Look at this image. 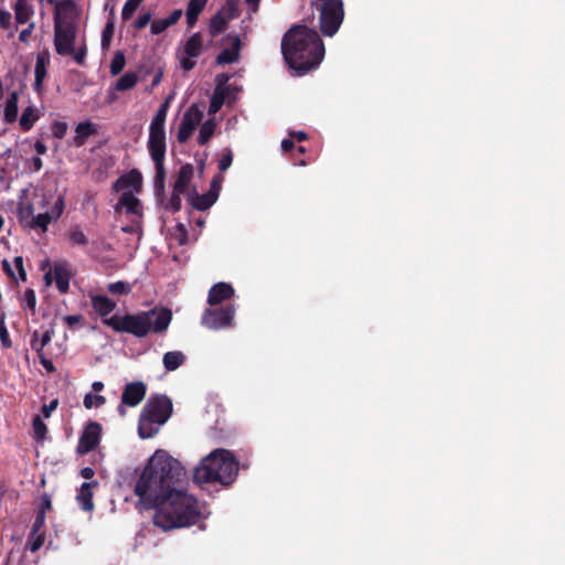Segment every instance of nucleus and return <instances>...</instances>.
<instances>
[{
	"instance_id": "nucleus-1",
	"label": "nucleus",
	"mask_w": 565,
	"mask_h": 565,
	"mask_svg": "<svg viewBox=\"0 0 565 565\" xmlns=\"http://www.w3.org/2000/svg\"><path fill=\"white\" fill-rule=\"evenodd\" d=\"M181 463L164 450H157L138 478L134 492L140 505L154 509L153 524L163 531L190 526L200 516L198 501L178 488Z\"/></svg>"
},
{
	"instance_id": "nucleus-2",
	"label": "nucleus",
	"mask_w": 565,
	"mask_h": 565,
	"mask_svg": "<svg viewBox=\"0 0 565 565\" xmlns=\"http://www.w3.org/2000/svg\"><path fill=\"white\" fill-rule=\"evenodd\" d=\"M281 53L289 68L302 76L320 65L324 45L315 29L294 24L281 39Z\"/></svg>"
},
{
	"instance_id": "nucleus-3",
	"label": "nucleus",
	"mask_w": 565,
	"mask_h": 565,
	"mask_svg": "<svg viewBox=\"0 0 565 565\" xmlns=\"http://www.w3.org/2000/svg\"><path fill=\"white\" fill-rule=\"evenodd\" d=\"M171 320V310L161 308L160 310L152 309L137 315L128 313L122 317L114 315L110 318L104 319L103 322L116 332H126L137 338H143L150 331L162 333L168 329Z\"/></svg>"
},
{
	"instance_id": "nucleus-4",
	"label": "nucleus",
	"mask_w": 565,
	"mask_h": 565,
	"mask_svg": "<svg viewBox=\"0 0 565 565\" xmlns=\"http://www.w3.org/2000/svg\"><path fill=\"white\" fill-rule=\"evenodd\" d=\"M238 475V460L227 449L217 448L204 457L194 469L196 483H220L231 486Z\"/></svg>"
},
{
	"instance_id": "nucleus-5",
	"label": "nucleus",
	"mask_w": 565,
	"mask_h": 565,
	"mask_svg": "<svg viewBox=\"0 0 565 565\" xmlns=\"http://www.w3.org/2000/svg\"><path fill=\"white\" fill-rule=\"evenodd\" d=\"M76 40V23L73 20L54 17V46L58 55L66 56L74 53Z\"/></svg>"
},
{
	"instance_id": "nucleus-6",
	"label": "nucleus",
	"mask_w": 565,
	"mask_h": 565,
	"mask_svg": "<svg viewBox=\"0 0 565 565\" xmlns=\"http://www.w3.org/2000/svg\"><path fill=\"white\" fill-rule=\"evenodd\" d=\"M235 306L232 303L221 308H207L201 319L202 326L211 330L232 328L234 326Z\"/></svg>"
},
{
	"instance_id": "nucleus-7",
	"label": "nucleus",
	"mask_w": 565,
	"mask_h": 565,
	"mask_svg": "<svg viewBox=\"0 0 565 565\" xmlns=\"http://www.w3.org/2000/svg\"><path fill=\"white\" fill-rule=\"evenodd\" d=\"M171 414V399L167 395H154L148 398L140 415L161 426L170 418Z\"/></svg>"
},
{
	"instance_id": "nucleus-8",
	"label": "nucleus",
	"mask_w": 565,
	"mask_h": 565,
	"mask_svg": "<svg viewBox=\"0 0 565 565\" xmlns=\"http://www.w3.org/2000/svg\"><path fill=\"white\" fill-rule=\"evenodd\" d=\"M203 52V40L201 33H193L185 42L179 55V63L184 72H189L195 67L194 58L199 57Z\"/></svg>"
},
{
	"instance_id": "nucleus-9",
	"label": "nucleus",
	"mask_w": 565,
	"mask_h": 565,
	"mask_svg": "<svg viewBox=\"0 0 565 565\" xmlns=\"http://www.w3.org/2000/svg\"><path fill=\"white\" fill-rule=\"evenodd\" d=\"M202 118L203 113L196 104L191 105L184 111L177 132V140L179 143H184L189 140Z\"/></svg>"
},
{
	"instance_id": "nucleus-10",
	"label": "nucleus",
	"mask_w": 565,
	"mask_h": 565,
	"mask_svg": "<svg viewBox=\"0 0 565 565\" xmlns=\"http://www.w3.org/2000/svg\"><path fill=\"white\" fill-rule=\"evenodd\" d=\"M102 436V426L97 422H88L79 436L77 452L79 455H86L94 450L99 441Z\"/></svg>"
},
{
	"instance_id": "nucleus-11",
	"label": "nucleus",
	"mask_w": 565,
	"mask_h": 565,
	"mask_svg": "<svg viewBox=\"0 0 565 565\" xmlns=\"http://www.w3.org/2000/svg\"><path fill=\"white\" fill-rule=\"evenodd\" d=\"M65 207V196L62 194L57 198L50 212L40 213L35 216H32L29 226L31 228H40L41 233H45L47 231V226L52 221H57Z\"/></svg>"
},
{
	"instance_id": "nucleus-12",
	"label": "nucleus",
	"mask_w": 565,
	"mask_h": 565,
	"mask_svg": "<svg viewBox=\"0 0 565 565\" xmlns=\"http://www.w3.org/2000/svg\"><path fill=\"white\" fill-rule=\"evenodd\" d=\"M148 149L153 160H164L166 158V129L160 126H149Z\"/></svg>"
},
{
	"instance_id": "nucleus-13",
	"label": "nucleus",
	"mask_w": 565,
	"mask_h": 565,
	"mask_svg": "<svg viewBox=\"0 0 565 565\" xmlns=\"http://www.w3.org/2000/svg\"><path fill=\"white\" fill-rule=\"evenodd\" d=\"M147 394V385L141 381L127 383L122 388L121 404L128 407L139 405Z\"/></svg>"
},
{
	"instance_id": "nucleus-14",
	"label": "nucleus",
	"mask_w": 565,
	"mask_h": 565,
	"mask_svg": "<svg viewBox=\"0 0 565 565\" xmlns=\"http://www.w3.org/2000/svg\"><path fill=\"white\" fill-rule=\"evenodd\" d=\"M142 186L141 173L134 169L126 174L119 177L113 184V190L116 192L124 191L126 189H132L135 192H140Z\"/></svg>"
},
{
	"instance_id": "nucleus-15",
	"label": "nucleus",
	"mask_w": 565,
	"mask_h": 565,
	"mask_svg": "<svg viewBox=\"0 0 565 565\" xmlns=\"http://www.w3.org/2000/svg\"><path fill=\"white\" fill-rule=\"evenodd\" d=\"M235 294L233 286L228 282H217L209 290L207 302L211 307L230 300Z\"/></svg>"
},
{
	"instance_id": "nucleus-16",
	"label": "nucleus",
	"mask_w": 565,
	"mask_h": 565,
	"mask_svg": "<svg viewBox=\"0 0 565 565\" xmlns=\"http://www.w3.org/2000/svg\"><path fill=\"white\" fill-rule=\"evenodd\" d=\"M125 207L127 213L132 215L142 216L141 202L131 191L124 192L119 198L118 203L115 205V212H120Z\"/></svg>"
},
{
	"instance_id": "nucleus-17",
	"label": "nucleus",
	"mask_w": 565,
	"mask_h": 565,
	"mask_svg": "<svg viewBox=\"0 0 565 565\" xmlns=\"http://www.w3.org/2000/svg\"><path fill=\"white\" fill-rule=\"evenodd\" d=\"M228 40H232V47L224 49L216 56V64H231L238 60L239 51H241V39L237 34H228L226 36Z\"/></svg>"
},
{
	"instance_id": "nucleus-18",
	"label": "nucleus",
	"mask_w": 565,
	"mask_h": 565,
	"mask_svg": "<svg viewBox=\"0 0 565 565\" xmlns=\"http://www.w3.org/2000/svg\"><path fill=\"white\" fill-rule=\"evenodd\" d=\"M98 134V125L86 120L78 122L75 127V136L73 138V145L77 148L83 147L87 139Z\"/></svg>"
},
{
	"instance_id": "nucleus-19",
	"label": "nucleus",
	"mask_w": 565,
	"mask_h": 565,
	"mask_svg": "<svg viewBox=\"0 0 565 565\" xmlns=\"http://www.w3.org/2000/svg\"><path fill=\"white\" fill-rule=\"evenodd\" d=\"M98 486V481L84 482L76 495V500L83 511L89 512L94 509L93 488Z\"/></svg>"
},
{
	"instance_id": "nucleus-20",
	"label": "nucleus",
	"mask_w": 565,
	"mask_h": 565,
	"mask_svg": "<svg viewBox=\"0 0 565 565\" xmlns=\"http://www.w3.org/2000/svg\"><path fill=\"white\" fill-rule=\"evenodd\" d=\"M228 15L224 17L221 12L215 13L209 23V32L212 36H216L224 32L228 25V21L234 19V8H230Z\"/></svg>"
},
{
	"instance_id": "nucleus-21",
	"label": "nucleus",
	"mask_w": 565,
	"mask_h": 565,
	"mask_svg": "<svg viewBox=\"0 0 565 565\" xmlns=\"http://www.w3.org/2000/svg\"><path fill=\"white\" fill-rule=\"evenodd\" d=\"M53 275L56 288L61 294H66L70 289L71 273L65 264H54Z\"/></svg>"
},
{
	"instance_id": "nucleus-22",
	"label": "nucleus",
	"mask_w": 565,
	"mask_h": 565,
	"mask_svg": "<svg viewBox=\"0 0 565 565\" xmlns=\"http://www.w3.org/2000/svg\"><path fill=\"white\" fill-rule=\"evenodd\" d=\"M90 303L93 309L102 318L107 317L116 308V302L104 295L90 296Z\"/></svg>"
},
{
	"instance_id": "nucleus-23",
	"label": "nucleus",
	"mask_w": 565,
	"mask_h": 565,
	"mask_svg": "<svg viewBox=\"0 0 565 565\" xmlns=\"http://www.w3.org/2000/svg\"><path fill=\"white\" fill-rule=\"evenodd\" d=\"M217 200V193L215 191H207L204 194H194L190 196L191 204L199 211H205L210 209Z\"/></svg>"
},
{
	"instance_id": "nucleus-24",
	"label": "nucleus",
	"mask_w": 565,
	"mask_h": 565,
	"mask_svg": "<svg viewBox=\"0 0 565 565\" xmlns=\"http://www.w3.org/2000/svg\"><path fill=\"white\" fill-rule=\"evenodd\" d=\"M234 89L235 88L215 87V89L211 96V99H210L209 114L210 115L216 114L224 105L225 99L231 95V93Z\"/></svg>"
},
{
	"instance_id": "nucleus-25",
	"label": "nucleus",
	"mask_w": 565,
	"mask_h": 565,
	"mask_svg": "<svg viewBox=\"0 0 565 565\" xmlns=\"http://www.w3.org/2000/svg\"><path fill=\"white\" fill-rule=\"evenodd\" d=\"M31 0H17L14 4V18L18 24H24L33 15L34 10Z\"/></svg>"
},
{
	"instance_id": "nucleus-26",
	"label": "nucleus",
	"mask_w": 565,
	"mask_h": 565,
	"mask_svg": "<svg viewBox=\"0 0 565 565\" xmlns=\"http://www.w3.org/2000/svg\"><path fill=\"white\" fill-rule=\"evenodd\" d=\"M193 177V167L190 163L182 166L178 172L177 180L174 182L173 189L177 192H185L189 182Z\"/></svg>"
},
{
	"instance_id": "nucleus-27",
	"label": "nucleus",
	"mask_w": 565,
	"mask_h": 565,
	"mask_svg": "<svg viewBox=\"0 0 565 565\" xmlns=\"http://www.w3.org/2000/svg\"><path fill=\"white\" fill-rule=\"evenodd\" d=\"M18 102H19V93L17 90L11 92L10 96L7 100L6 107H4L3 119L6 122L11 124L17 120Z\"/></svg>"
},
{
	"instance_id": "nucleus-28",
	"label": "nucleus",
	"mask_w": 565,
	"mask_h": 565,
	"mask_svg": "<svg viewBox=\"0 0 565 565\" xmlns=\"http://www.w3.org/2000/svg\"><path fill=\"white\" fill-rule=\"evenodd\" d=\"M47 63H49V58L45 55L39 54L36 56L35 71H34V75H35L34 89L38 92H40L43 81L46 76V64Z\"/></svg>"
},
{
	"instance_id": "nucleus-29",
	"label": "nucleus",
	"mask_w": 565,
	"mask_h": 565,
	"mask_svg": "<svg viewBox=\"0 0 565 565\" xmlns=\"http://www.w3.org/2000/svg\"><path fill=\"white\" fill-rule=\"evenodd\" d=\"M163 365L167 371H175L185 361V356L181 351H169L163 355Z\"/></svg>"
},
{
	"instance_id": "nucleus-30",
	"label": "nucleus",
	"mask_w": 565,
	"mask_h": 565,
	"mask_svg": "<svg viewBox=\"0 0 565 565\" xmlns=\"http://www.w3.org/2000/svg\"><path fill=\"white\" fill-rule=\"evenodd\" d=\"M159 430L157 423H152L151 419L140 415L138 423V434L142 439L153 437Z\"/></svg>"
},
{
	"instance_id": "nucleus-31",
	"label": "nucleus",
	"mask_w": 565,
	"mask_h": 565,
	"mask_svg": "<svg viewBox=\"0 0 565 565\" xmlns=\"http://www.w3.org/2000/svg\"><path fill=\"white\" fill-rule=\"evenodd\" d=\"M156 174H154V190L157 195L164 193L166 169L164 160H153Z\"/></svg>"
},
{
	"instance_id": "nucleus-32",
	"label": "nucleus",
	"mask_w": 565,
	"mask_h": 565,
	"mask_svg": "<svg viewBox=\"0 0 565 565\" xmlns=\"http://www.w3.org/2000/svg\"><path fill=\"white\" fill-rule=\"evenodd\" d=\"M216 122L214 119L204 121L199 131L198 142L201 146L206 145L215 132Z\"/></svg>"
},
{
	"instance_id": "nucleus-33",
	"label": "nucleus",
	"mask_w": 565,
	"mask_h": 565,
	"mask_svg": "<svg viewBox=\"0 0 565 565\" xmlns=\"http://www.w3.org/2000/svg\"><path fill=\"white\" fill-rule=\"evenodd\" d=\"M138 82V76L134 72H127L115 84V89L118 92H125L134 88Z\"/></svg>"
},
{
	"instance_id": "nucleus-34",
	"label": "nucleus",
	"mask_w": 565,
	"mask_h": 565,
	"mask_svg": "<svg viewBox=\"0 0 565 565\" xmlns=\"http://www.w3.org/2000/svg\"><path fill=\"white\" fill-rule=\"evenodd\" d=\"M39 119V116L35 113V109L31 106L23 109L22 115L20 117V127L23 131H29L34 126L35 121Z\"/></svg>"
},
{
	"instance_id": "nucleus-35",
	"label": "nucleus",
	"mask_w": 565,
	"mask_h": 565,
	"mask_svg": "<svg viewBox=\"0 0 565 565\" xmlns=\"http://www.w3.org/2000/svg\"><path fill=\"white\" fill-rule=\"evenodd\" d=\"M168 108H169V99H167L164 103H162L159 106V108H158L154 117L152 118L150 125L164 127L166 119H167V114H168Z\"/></svg>"
},
{
	"instance_id": "nucleus-36",
	"label": "nucleus",
	"mask_w": 565,
	"mask_h": 565,
	"mask_svg": "<svg viewBox=\"0 0 565 565\" xmlns=\"http://www.w3.org/2000/svg\"><path fill=\"white\" fill-rule=\"evenodd\" d=\"M44 541H45V533L30 532L29 540H28V548L32 553H35L42 547V545L44 544Z\"/></svg>"
},
{
	"instance_id": "nucleus-37",
	"label": "nucleus",
	"mask_w": 565,
	"mask_h": 565,
	"mask_svg": "<svg viewBox=\"0 0 565 565\" xmlns=\"http://www.w3.org/2000/svg\"><path fill=\"white\" fill-rule=\"evenodd\" d=\"M32 427L34 433V438L38 440H42L45 438L47 433V427L45 423L42 420L40 415H35L32 419Z\"/></svg>"
},
{
	"instance_id": "nucleus-38",
	"label": "nucleus",
	"mask_w": 565,
	"mask_h": 565,
	"mask_svg": "<svg viewBox=\"0 0 565 565\" xmlns=\"http://www.w3.org/2000/svg\"><path fill=\"white\" fill-rule=\"evenodd\" d=\"M126 60L121 51H117L110 63L111 75H118L125 67Z\"/></svg>"
},
{
	"instance_id": "nucleus-39",
	"label": "nucleus",
	"mask_w": 565,
	"mask_h": 565,
	"mask_svg": "<svg viewBox=\"0 0 565 565\" xmlns=\"http://www.w3.org/2000/svg\"><path fill=\"white\" fill-rule=\"evenodd\" d=\"M143 0H127L121 10L124 21L129 20Z\"/></svg>"
},
{
	"instance_id": "nucleus-40",
	"label": "nucleus",
	"mask_w": 565,
	"mask_h": 565,
	"mask_svg": "<svg viewBox=\"0 0 565 565\" xmlns=\"http://www.w3.org/2000/svg\"><path fill=\"white\" fill-rule=\"evenodd\" d=\"M115 25L113 21H108L102 33V47L108 50L110 46L111 39L114 36Z\"/></svg>"
},
{
	"instance_id": "nucleus-41",
	"label": "nucleus",
	"mask_w": 565,
	"mask_h": 565,
	"mask_svg": "<svg viewBox=\"0 0 565 565\" xmlns=\"http://www.w3.org/2000/svg\"><path fill=\"white\" fill-rule=\"evenodd\" d=\"M107 289L113 295H128L131 291V285L129 282L119 280L109 284Z\"/></svg>"
},
{
	"instance_id": "nucleus-42",
	"label": "nucleus",
	"mask_w": 565,
	"mask_h": 565,
	"mask_svg": "<svg viewBox=\"0 0 565 565\" xmlns=\"http://www.w3.org/2000/svg\"><path fill=\"white\" fill-rule=\"evenodd\" d=\"M106 403V398L103 395L87 393L84 396L83 404L85 408L90 409L94 405L99 407Z\"/></svg>"
},
{
	"instance_id": "nucleus-43",
	"label": "nucleus",
	"mask_w": 565,
	"mask_h": 565,
	"mask_svg": "<svg viewBox=\"0 0 565 565\" xmlns=\"http://www.w3.org/2000/svg\"><path fill=\"white\" fill-rule=\"evenodd\" d=\"M6 315L4 312L0 313V341L3 348L9 349L12 347V341L10 339L8 329L6 327Z\"/></svg>"
},
{
	"instance_id": "nucleus-44",
	"label": "nucleus",
	"mask_w": 565,
	"mask_h": 565,
	"mask_svg": "<svg viewBox=\"0 0 565 565\" xmlns=\"http://www.w3.org/2000/svg\"><path fill=\"white\" fill-rule=\"evenodd\" d=\"M68 125L65 121L55 120L51 125V131L56 139H63L67 132Z\"/></svg>"
},
{
	"instance_id": "nucleus-45",
	"label": "nucleus",
	"mask_w": 565,
	"mask_h": 565,
	"mask_svg": "<svg viewBox=\"0 0 565 565\" xmlns=\"http://www.w3.org/2000/svg\"><path fill=\"white\" fill-rule=\"evenodd\" d=\"M70 239L73 244L81 246H85L88 243L86 235L78 226L70 232Z\"/></svg>"
},
{
	"instance_id": "nucleus-46",
	"label": "nucleus",
	"mask_w": 565,
	"mask_h": 565,
	"mask_svg": "<svg viewBox=\"0 0 565 565\" xmlns=\"http://www.w3.org/2000/svg\"><path fill=\"white\" fill-rule=\"evenodd\" d=\"M23 306L32 311V313L35 312L36 307V296L35 291L31 288H28L24 291V298H23Z\"/></svg>"
},
{
	"instance_id": "nucleus-47",
	"label": "nucleus",
	"mask_w": 565,
	"mask_h": 565,
	"mask_svg": "<svg viewBox=\"0 0 565 565\" xmlns=\"http://www.w3.org/2000/svg\"><path fill=\"white\" fill-rule=\"evenodd\" d=\"M184 192H177L175 189H173L171 198L169 202L166 205V209L170 210L171 212H178L181 210V194Z\"/></svg>"
},
{
	"instance_id": "nucleus-48",
	"label": "nucleus",
	"mask_w": 565,
	"mask_h": 565,
	"mask_svg": "<svg viewBox=\"0 0 565 565\" xmlns=\"http://www.w3.org/2000/svg\"><path fill=\"white\" fill-rule=\"evenodd\" d=\"M171 25L169 24V22L166 18L157 19V20L152 21V23L150 25V30L153 35H158V34H161L162 32H164Z\"/></svg>"
},
{
	"instance_id": "nucleus-49",
	"label": "nucleus",
	"mask_w": 565,
	"mask_h": 565,
	"mask_svg": "<svg viewBox=\"0 0 565 565\" xmlns=\"http://www.w3.org/2000/svg\"><path fill=\"white\" fill-rule=\"evenodd\" d=\"M233 162V152L231 149H225L222 158L218 161V170L225 172Z\"/></svg>"
},
{
	"instance_id": "nucleus-50",
	"label": "nucleus",
	"mask_w": 565,
	"mask_h": 565,
	"mask_svg": "<svg viewBox=\"0 0 565 565\" xmlns=\"http://www.w3.org/2000/svg\"><path fill=\"white\" fill-rule=\"evenodd\" d=\"M174 236L180 245H185L188 243V230L184 224H177Z\"/></svg>"
},
{
	"instance_id": "nucleus-51",
	"label": "nucleus",
	"mask_w": 565,
	"mask_h": 565,
	"mask_svg": "<svg viewBox=\"0 0 565 565\" xmlns=\"http://www.w3.org/2000/svg\"><path fill=\"white\" fill-rule=\"evenodd\" d=\"M51 509H52L51 497L47 493H43L40 498L38 512H42V514L45 515L46 511H49Z\"/></svg>"
},
{
	"instance_id": "nucleus-52",
	"label": "nucleus",
	"mask_w": 565,
	"mask_h": 565,
	"mask_svg": "<svg viewBox=\"0 0 565 565\" xmlns=\"http://www.w3.org/2000/svg\"><path fill=\"white\" fill-rule=\"evenodd\" d=\"M44 525H45V515H43L42 512H38L35 520L33 522L31 532L44 533V531H43Z\"/></svg>"
},
{
	"instance_id": "nucleus-53",
	"label": "nucleus",
	"mask_w": 565,
	"mask_h": 565,
	"mask_svg": "<svg viewBox=\"0 0 565 565\" xmlns=\"http://www.w3.org/2000/svg\"><path fill=\"white\" fill-rule=\"evenodd\" d=\"M39 335H40L39 331L35 330L32 333V338L30 341L31 349L36 352L38 356H40L41 354H44V352H43L44 347L42 344H40Z\"/></svg>"
},
{
	"instance_id": "nucleus-54",
	"label": "nucleus",
	"mask_w": 565,
	"mask_h": 565,
	"mask_svg": "<svg viewBox=\"0 0 565 565\" xmlns=\"http://www.w3.org/2000/svg\"><path fill=\"white\" fill-rule=\"evenodd\" d=\"M151 18H152V13L151 12H145L143 14L139 15V18L136 20L135 22V28L137 30H142L143 28H146L149 22L151 21Z\"/></svg>"
},
{
	"instance_id": "nucleus-55",
	"label": "nucleus",
	"mask_w": 565,
	"mask_h": 565,
	"mask_svg": "<svg viewBox=\"0 0 565 565\" xmlns=\"http://www.w3.org/2000/svg\"><path fill=\"white\" fill-rule=\"evenodd\" d=\"M209 0H189L186 9L190 11H194L201 13Z\"/></svg>"
},
{
	"instance_id": "nucleus-56",
	"label": "nucleus",
	"mask_w": 565,
	"mask_h": 565,
	"mask_svg": "<svg viewBox=\"0 0 565 565\" xmlns=\"http://www.w3.org/2000/svg\"><path fill=\"white\" fill-rule=\"evenodd\" d=\"M11 13L0 8V28L7 30L11 26Z\"/></svg>"
},
{
	"instance_id": "nucleus-57",
	"label": "nucleus",
	"mask_w": 565,
	"mask_h": 565,
	"mask_svg": "<svg viewBox=\"0 0 565 565\" xmlns=\"http://www.w3.org/2000/svg\"><path fill=\"white\" fill-rule=\"evenodd\" d=\"M58 406V399L55 398V399H52L49 404H44L42 406V415L45 417V418H49L51 416V414L57 408Z\"/></svg>"
},
{
	"instance_id": "nucleus-58",
	"label": "nucleus",
	"mask_w": 565,
	"mask_h": 565,
	"mask_svg": "<svg viewBox=\"0 0 565 565\" xmlns=\"http://www.w3.org/2000/svg\"><path fill=\"white\" fill-rule=\"evenodd\" d=\"M86 54H87V49L85 45H83V46L78 47V50L74 49V53L72 55L77 64L84 65Z\"/></svg>"
},
{
	"instance_id": "nucleus-59",
	"label": "nucleus",
	"mask_w": 565,
	"mask_h": 565,
	"mask_svg": "<svg viewBox=\"0 0 565 565\" xmlns=\"http://www.w3.org/2000/svg\"><path fill=\"white\" fill-rule=\"evenodd\" d=\"M230 78H231V76L228 74H226V73L217 74L216 77H215L216 87H221V88H235L234 86L227 84Z\"/></svg>"
},
{
	"instance_id": "nucleus-60",
	"label": "nucleus",
	"mask_w": 565,
	"mask_h": 565,
	"mask_svg": "<svg viewBox=\"0 0 565 565\" xmlns=\"http://www.w3.org/2000/svg\"><path fill=\"white\" fill-rule=\"evenodd\" d=\"M63 321L67 324L68 328H74L76 324H78L83 320L82 315H70L64 316Z\"/></svg>"
},
{
	"instance_id": "nucleus-61",
	"label": "nucleus",
	"mask_w": 565,
	"mask_h": 565,
	"mask_svg": "<svg viewBox=\"0 0 565 565\" xmlns=\"http://www.w3.org/2000/svg\"><path fill=\"white\" fill-rule=\"evenodd\" d=\"M38 358H39V361H40L41 365L46 370V372H49V373H53V372H55V371H56V369H55V366H54L53 362H52L50 359H47V358L45 356V354H41V355H40V356H38Z\"/></svg>"
},
{
	"instance_id": "nucleus-62",
	"label": "nucleus",
	"mask_w": 565,
	"mask_h": 565,
	"mask_svg": "<svg viewBox=\"0 0 565 565\" xmlns=\"http://www.w3.org/2000/svg\"><path fill=\"white\" fill-rule=\"evenodd\" d=\"M33 29H34V23L32 22V23H30V24L28 25V28L23 29V30L20 32V34H19V40H20L21 42H23V43H28V42H29V39H30L31 34H32Z\"/></svg>"
},
{
	"instance_id": "nucleus-63",
	"label": "nucleus",
	"mask_w": 565,
	"mask_h": 565,
	"mask_svg": "<svg viewBox=\"0 0 565 565\" xmlns=\"http://www.w3.org/2000/svg\"><path fill=\"white\" fill-rule=\"evenodd\" d=\"M54 335V330L51 328L49 330H46L42 335L41 338L39 337V340H40V344H42L43 347L47 345L52 338Z\"/></svg>"
},
{
	"instance_id": "nucleus-64",
	"label": "nucleus",
	"mask_w": 565,
	"mask_h": 565,
	"mask_svg": "<svg viewBox=\"0 0 565 565\" xmlns=\"http://www.w3.org/2000/svg\"><path fill=\"white\" fill-rule=\"evenodd\" d=\"M182 10L181 9H175L174 11L171 12V14L166 18L169 22L170 25H173L175 24L182 17Z\"/></svg>"
}]
</instances>
